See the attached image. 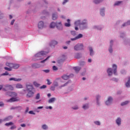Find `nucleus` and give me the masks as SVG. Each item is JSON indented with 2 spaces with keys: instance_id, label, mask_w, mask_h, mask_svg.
<instances>
[{
  "instance_id": "5fc2aeb1",
  "label": "nucleus",
  "mask_w": 130,
  "mask_h": 130,
  "mask_svg": "<svg viewBox=\"0 0 130 130\" xmlns=\"http://www.w3.org/2000/svg\"><path fill=\"white\" fill-rule=\"evenodd\" d=\"M28 113L29 114H34V115H35V113H34V112H33V111H30Z\"/></svg>"
},
{
  "instance_id": "4468645a",
  "label": "nucleus",
  "mask_w": 130,
  "mask_h": 130,
  "mask_svg": "<svg viewBox=\"0 0 130 130\" xmlns=\"http://www.w3.org/2000/svg\"><path fill=\"white\" fill-rule=\"evenodd\" d=\"M32 68L33 69H38V68H40V65L38 63H34L32 64Z\"/></svg>"
},
{
  "instance_id": "f8f14e48",
  "label": "nucleus",
  "mask_w": 130,
  "mask_h": 130,
  "mask_svg": "<svg viewBox=\"0 0 130 130\" xmlns=\"http://www.w3.org/2000/svg\"><path fill=\"white\" fill-rule=\"evenodd\" d=\"M64 26L66 27H71V20L70 19H67V22L65 23Z\"/></svg>"
},
{
  "instance_id": "09e8293b",
  "label": "nucleus",
  "mask_w": 130,
  "mask_h": 130,
  "mask_svg": "<svg viewBox=\"0 0 130 130\" xmlns=\"http://www.w3.org/2000/svg\"><path fill=\"white\" fill-rule=\"evenodd\" d=\"M71 34L73 36H75V35H76V31H71Z\"/></svg>"
},
{
  "instance_id": "79ce46f5",
  "label": "nucleus",
  "mask_w": 130,
  "mask_h": 130,
  "mask_svg": "<svg viewBox=\"0 0 130 130\" xmlns=\"http://www.w3.org/2000/svg\"><path fill=\"white\" fill-rule=\"evenodd\" d=\"M53 86H54V87H58V83L57 82H54L53 83Z\"/></svg>"
},
{
  "instance_id": "6ab92c4d",
  "label": "nucleus",
  "mask_w": 130,
  "mask_h": 130,
  "mask_svg": "<svg viewBox=\"0 0 130 130\" xmlns=\"http://www.w3.org/2000/svg\"><path fill=\"white\" fill-rule=\"evenodd\" d=\"M113 43V41L111 40L110 41V47L109 48V52H110V53H111L112 52V44Z\"/></svg>"
},
{
  "instance_id": "ea45409f",
  "label": "nucleus",
  "mask_w": 130,
  "mask_h": 130,
  "mask_svg": "<svg viewBox=\"0 0 130 130\" xmlns=\"http://www.w3.org/2000/svg\"><path fill=\"white\" fill-rule=\"evenodd\" d=\"M120 4H121V2L118 1L115 3L114 6H119V5H120Z\"/></svg>"
},
{
  "instance_id": "de8ad7c7",
  "label": "nucleus",
  "mask_w": 130,
  "mask_h": 130,
  "mask_svg": "<svg viewBox=\"0 0 130 130\" xmlns=\"http://www.w3.org/2000/svg\"><path fill=\"white\" fill-rule=\"evenodd\" d=\"M53 71H57V70H58L57 67H56V66H54L53 67Z\"/></svg>"
},
{
  "instance_id": "39448f33",
  "label": "nucleus",
  "mask_w": 130,
  "mask_h": 130,
  "mask_svg": "<svg viewBox=\"0 0 130 130\" xmlns=\"http://www.w3.org/2000/svg\"><path fill=\"white\" fill-rule=\"evenodd\" d=\"M6 66H7V67H9V68H11V69H18L19 67H20V66H19L18 64H14L11 63H7Z\"/></svg>"
},
{
  "instance_id": "37998d69",
  "label": "nucleus",
  "mask_w": 130,
  "mask_h": 130,
  "mask_svg": "<svg viewBox=\"0 0 130 130\" xmlns=\"http://www.w3.org/2000/svg\"><path fill=\"white\" fill-rule=\"evenodd\" d=\"M68 84H69V82H67L64 85H63L61 86H59L60 89H61V88H62V87H66V86H67Z\"/></svg>"
},
{
  "instance_id": "c85d7f7f",
  "label": "nucleus",
  "mask_w": 130,
  "mask_h": 130,
  "mask_svg": "<svg viewBox=\"0 0 130 130\" xmlns=\"http://www.w3.org/2000/svg\"><path fill=\"white\" fill-rule=\"evenodd\" d=\"M62 78L63 79V80H68V79L70 78V76L67 75H63L62 76Z\"/></svg>"
},
{
  "instance_id": "393cba45",
  "label": "nucleus",
  "mask_w": 130,
  "mask_h": 130,
  "mask_svg": "<svg viewBox=\"0 0 130 130\" xmlns=\"http://www.w3.org/2000/svg\"><path fill=\"white\" fill-rule=\"evenodd\" d=\"M90 55L92 56L94 54V52L93 51V48L92 47H89Z\"/></svg>"
},
{
  "instance_id": "052dcab7",
  "label": "nucleus",
  "mask_w": 130,
  "mask_h": 130,
  "mask_svg": "<svg viewBox=\"0 0 130 130\" xmlns=\"http://www.w3.org/2000/svg\"><path fill=\"white\" fill-rule=\"evenodd\" d=\"M14 23H15V20L14 19L12 20L11 23V25H14Z\"/></svg>"
},
{
  "instance_id": "603ef678",
  "label": "nucleus",
  "mask_w": 130,
  "mask_h": 130,
  "mask_svg": "<svg viewBox=\"0 0 130 130\" xmlns=\"http://www.w3.org/2000/svg\"><path fill=\"white\" fill-rule=\"evenodd\" d=\"M50 89L52 91H54V90H55V86H51Z\"/></svg>"
},
{
  "instance_id": "0e129e2a",
  "label": "nucleus",
  "mask_w": 130,
  "mask_h": 130,
  "mask_svg": "<svg viewBox=\"0 0 130 130\" xmlns=\"http://www.w3.org/2000/svg\"><path fill=\"white\" fill-rule=\"evenodd\" d=\"M48 108H49V109H51L52 108V107H51V106L47 107L46 108V109H48Z\"/></svg>"
},
{
  "instance_id": "dca6fc26",
  "label": "nucleus",
  "mask_w": 130,
  "mask_h": 130,
  "mask_svg": "<svg viewBox=\"0 0 130 130\" xmlns=\"http://www.w3.org/2000/svg\"><path fill=\"white\" fill-rule=\"evenodd\" d=\"M74 70L75 71L76 73H78L80 71H81V68L79 67H74Z\"/></svg>"
},
{
  "instance_id": "8fccbe9b",
  "label": "nucleus",
  "mask_w": 130,
  "mask_h": 130,
  "mask_svg": "<svg viewBox=\"0 0 130 130\" xmlns=\"http://www.w3.org/2000/svg\"><path fill=\"white\" fill-rule=\"evenodd\" d=\"M99 98H100V96L99 95H98L96 96V100H97V103H98V105H99V103L98 102L99 100Z\"/></svg>"
},
{
  "instance_id": "0eeeda50",
  "label": "nucleus",
  "mask_w": 130,
  "mask_h": 130,
  "mask_svg": "<svg viewBox=\"0 0 130 130\" xmlns=\"http://www.w3.org/2000/svg\"><path fill=\"white\" fill-rule=\"evenodd\" d=\"M26 91H27V92L30 91H33V90H34V87H33V85L28 84L26 85Z\"/></svg>"
},
{
  "instance_id": "69168bd1",
  "label": "nucleus",
  "mask_w": 130,
  "mask_h": 130,
  "mask_svg": "<svg viewBox=\"0 0 130 130\" xmlns=\"http://www.w3.org/2000/svg\"><path fill=\"white\" fill-rule=\"evenodd\" d=\"M3 87V85H0V91H1V90L4 89V88Z\"/></svg>"
},
{
  "instance_id": "a18cd8bd",
  "label": "nucleus",
  "mask_w": 130,
  "mask_h": 130,
  "mask_svg": "<svg viewBox=\"0 0 130 130\" xmlns=\"http://www.w3.org/2000/svg\"><path fill=\"white\" fill-rule=\"evenodd\" d=\"M9 75V73L8 72H6L5 73H3L1 75V76H8Z\"/></svg>"
},
{
  "instance_id": "864d4df0",
  "label": "nucleus",
  "mask_w": 130,
  "mask_h": 130,
  "mask_svg": "<svg viewBox=\"0 0 130 130\" xmlns=\"http://www.w3.org/2000/svg\"><path fill=\"white\" fill-rule=\"evenodd\" d=\"M45 88H46V85H44L40 87V89H45Z\"/></svg>"
},
{
  "instance_id": "9d476101",
  "label": "nucleus",
  "mask_w": 130,
  "mask_h": 130,
  "mask_svg": "<svg viewBox=\"0 0 130 130\" xmlns=\"http://www.w3.org/2000/svg\"><path fill=\"white\" fill-rule=\"evenodd\" d=\"M28 93L26 95V97L27 98H31V97H32L33 96V95H34V91H33V90L32 91H28Z\"/></svg>"
},
{
  "instance_id": "a19ab883",
  "label": "nucleus",
  "mask_w": 130,
  "mask_h": 130,
  "mask_svg": "<svg viewBox=\"0 0 130 130\" xmlns=\"http://www.w3.org/2000/svg\"><path fill=\"white\" fill-rule=\"evenodd\" d=\"M86 24H87V20H84L81 23V26L82 25H86Z\"/></svg>"
},
{
  "instance_id": "f3484780",
  "label": "nucleus",
  "mask_w": 130,
  "mask_h": 130,
  "mask_svg": "<svg viewBox=\"0 0 130 130\" xmlns=\"http://www.w3.org/2000/svg\"><path fill=\"white\" fill-rule=\"evenodd\" d=\"M55 100H56V99H55V98H52L49 100L48 103H53V102H54Z\"/></svg>"
},
{
  "instance_id": "338daca9",
  "label": "nucleus",
  "mask_w": 130,
  "mask_h": 130,
  "mask_svg": "<svg viewBox=\"0 0 130 130\" xmlns=\"http://www.w3.org/2000/svg\"><path fill=\"white\" fill-rule=\"evenodd\" d=\"M88 62H92V59H88Z\"/></svg>"
},
{
  "instance_id": "412c9836",
  "label": "nucleus",
  "mask_w": 130,
  "mask_h": 130,
  "mask_svg": "<svg viewBox=\"0 0 130 130\" xmlns=\"http://www.w3.org/2000/svg\"><path fill=\"white\" fill-rule=\"evenodd\" d=\"M108 76H112V69L109 68L107 70Z\"/></svg>"
},
{
  "instance_id": "680f3d73",
  "label": "nucleus",
  "mask_w": 130,
  "mask_h": 130,
  "mask_svg": "<svg viewBox=\"0 0 130 130\" xmlns=\"http://www.w3.org/2000/svg\"><path fill=\"white\" fill-rule=\"evenodd\" d=\"M13 117L12 116H9L8 117V118L6 119L7 120H8L9 119H12Z\"/></svg>"
},
{
  "instance_id": "49530a36",
  "label": "nucleus",
  "mask_w": 130,
  "mask_h": 130,
  "mask_svg": "<svg viewBox=\"0 0 130 130\" xmlns=\"http://www.w3.org/2000/svg\"><path fill=\"white\" fill-rule=\"evenodd\" d=\"M47 85H51L52 84V82L50 81L49 79H47Z\"/></svg>"
},
{
  "instance_id": "2eb2a0df",
  "label": "nucleus",
  "mask_w": 130,
  "mask_h": 130,
  "mask_svg": "<svg viewBox=\"0 0 130 130\" xmlns=\"http://www.w3.org/2000/svg\"><path fill=\"white\" fill-rule=\"evenodd\" d=\"M22 79L19 78V79H16L15 78H11L9 79V81H15V82H20Z\"/></svg>"
},
{
  "instance_id": "3c124183",
  "label": "nucleus",
  "mask_w": 130,
  "mask_h": 130,
  "mask_svg": "<svg viewBox=\"0 0 130 130\" xmlns=\"http://www.w3.org/2000/svg\"><path fill=\"white\" fill-rule=\"evenodd\" d=\"M15 128H17V126H15V125H13L12 126H11L10 127L11 129H15Z\"/></svg>"
},
{
  "instance_id": "4be33fe9",
  "label": "nucleus",
  "mask_w": 130,
  "mask_h": 130,
  "mask_svg": "<svg viewBox=\"0 0 130 130\" xmlns=\"http://www.w3.org/2000/svg\"><path fill=\"white\" fill-rule=\"evenodd\" d=\"M57 45V42L56 41H53L51 42L50 46H55V45Z\"/></svg>"
},
{
  "instance_id": "774afa93",
  "label": "nucleus",
  "mask_w": 130,
  "mask_h": 130,
  "mask_svg": "<svg viewBox=\"0 0 130 130\" xmlns=\"http://www.w3.org/2000/svg\"><path fill=\"white\" fill-rule=\"evenodd\" d=\"M43 108V107H38V109H42Z\"/></svg>"
},
{
  "instance_id": "f03ea898",
  "label": "nucleus",
  "mask_w": 130,
  "mask_h": 130,
  "mask_svg": "<svg viewBox=\"0 0 130 130\" xmlns=\"http://www.w3.org/2000/svg\"><path fill=\"white\" fill-rule=\"evenodd\" d=\"M56 26L58 30H62V24H61V22L60 21L59 22H56V23L54 22H52L50 24V28H54Z\"/></svg>"
},
{
  "instance_id": "1a4fd4ad",
  "label": "nucleus",
  "mask_w": 130,
  "mask_h": 130,
  "mask_svg": "<svg viewBox=\"0 0 130 130\" xmlns=\"http://www.w3.org/2000/svg\"><path fill=\"white\" fill-rule=\"evenodd\" d=\"M43 27H44V23L42 21H40L38 23L39 29H43Z\"/></svg>"
},
{
  "instance_id": "72a5a7b5",
  "label": "nucleus",
  "mask_w": 130,
  "mask_h": 130,
  "mask_svg": "<svg viewBox=\"0 0 130 130\" xmlns=\"http://www.w3.org/2000/svg\"><path fill=\"white\" fill-rule=\"evenodd\" d=\"M43 129H47L48 128V126L46 125V124H44L42 126Z\"/></svg>"
},
{
  "instance_id": "e433bc0d",
  "label": "nucleus",
  "mask_w": 130,
  "mask_h": 130,
  "mask_svg": "<svg viewBox=\"0 0 130 130\" xmlns=\"http://www.w3.org/2000/svg\"><path fill=\"white\" fill-rule=\"evenodd\" d=\"M49 57H50V56H48L45 59L41 61V63H44L45 61H47V59H49Z\"/></svg>"
},
{
  "instance_id": "bb28decb",
  "label": "nucleus",
  "mask_w": 130,
  "mask_h": 130,
  "mask_svg": "<svg viewBox=\"0 0 130 130\" xmlns=\"http://www.w3.org/2000/svg\"><path fill=\"white\" fill-rule=\"evenodd\" d=\"M57 19V14H53L52 15V19L53 20H56Z\"/></svg>"
},
{
  "instance_id": "13d9d810",
  "label": "nucleus",
  "mask_w": 130,
  "mask_h": 130,
  "mask_svg": "<svg viewBox=\"0 0 130 130\" xmlns=\"http://www.w3.org/2000/svg\"><path fill=\"white\" fill-rule=\"evenodd\" d=\"M68 2H69V0H64L63 2V5H64L65 4H67V3H68Z\"/></svg>"
},
{
  "instance_id": "2f4dec72",
  "label": "nucleus",
  "mask_w": 130,
  "mask_h": 130,
  "mask_svg": "<svg viewBox=\"0 0 130 130\" xmlns=\"http://www.w3.org/2000/svg\"><path fill=\"white\" fill-rule=\"evenodd\" d=\"M13 124H14V123H13L12 122H10L8 123H6L5 124V125H6V126H9L10 125H13Z\"/></svg>"
},
{
  "instance_id": "c756f323",
  "label": "nucleus",
  "mask_w": 130,
  "mask_h": 130,
  "mask_svg": "<svg viewBox=\"0 0 130 130\" xmlns=\"http://www.w3.org/2000/svg\"><path fill=\"white\" fill-rule=\"evenodd\" d=\"M104 12H105L104 8L102 9L101 10V16H104L105 15V14L104 13Z\"/></svg>"
},
{
  "instance_id": "58836bf2",
  "label": "nucleus",
  "mask_w": 130,
  "mask_h": 130,
  "mask_svg": "<svg viewBox=\"0 0 130 130\" xmlns=\"http://www.w3.org/2000/svg\"><path fill=\"white\" fill-rule=\"evenodd\" d=\"M4 69L6 71H9V72H11V71H12V68L11 67H10V68H8V67H5Z\"/></svg>"
},
{
  "instance_id": "5701e85b",
  "label": "nucleus",
  "mask_w": 130,
  "mask_h": 130,
  "mask_svg": "<svg viewBox=\"0 0 130 130\" xmlns=\"http://www.w3.org/2000/svg\"><path fill=\"white\" fill-rule=\"evenodd\" d=\"M75 26H81V23L80 20H77L75 22Z\"/></svg>"
},
{
  "instance_id": "a211bd4d",
  "label": "nucleus",
  "mask_w": 130,
  "mask_h": 130,
  "mask_svg": "<svg viewBox=\"0 0 130 130\" xmlns=\"http://www.w3.org/2000/svg\"><path fill=\"white\" fill-rule=\"evenodd\" d=\"M116 122L118 125H120V124H121V119L118 118L116 121Z\"/></svg>"
},
{
  "instance_id": "a878e982",
  "label": "nucleus",
  "mask_w": 130,
  "mask_h": 130,
  "mask_svg": "<svg viewBox=\"0 0 130 130\" xmlns=\"http://www.w3.org/2000/svg\"><path fill=\"white\" fill-rule=\"evenodd\" d=\"M130 25V20L128 21L126 23H125L122 24V27H125V26H128Z\"/></svg>"
},
{
  "instance_id": "7c9ffc66",
  "label": "nucleus",
  "mask_w": 130,
  "mask_h": 130,
  "mask_svg": "<svg viewBox=\"0 0 130 130\" xmlns=\"http://www.w3.org/2000/svg\"><path fill=\"white\" fill-rule=\"evenodd\" d=\"M103 0H94L93 2L94 4H100L101 2H102Z\"/></svg>"
},
{
  "instance_id": "4c0bfd02",
  "label": "nucleus",
  "mask_w": 130,
  "mask_h": 130,
  "mask_svg": "<svg viewBox=\"0 0 130 130\" xmlns=\"http://www.w3.org/2000/svg\"><path fill=\"white\" fill-rule=\"evenodd\" d=\"M34 85L36 86V87H40V84H38L37 82H34Z\"/></svg>"
},
{
  "instance_id": "9b49d317",
  "label": "nucleus",
  "mask_w": 130,
  "mask_h": 130,
  "mask_svg": "<svg viewBox=\"0 0 130 130\" xmlns=\"http://www.w3.org/2000/svg\"><path fill=\"white\" fill-rule=\"evenodd\" d=\"M82 37H83V35L80 34L76 37L71 39V40L72 41H74L75 40H77V39H80V38H82Z\"/></svg>"
},
{
  "instance_id": "f257e3e1",
  "label": "nucleus",
  "mask_w": 130,
  "mask_h": 130,
  "mask_svg": "<svg viewBox=\"0 0 130 130\" xmlns=\"http://www.w3.org/2000/svg\"><path fill=\"white\" fill-rule=\"evenodd\" d=\"M17 93L14 92H11L10 93V96L12 97L10 99L7 100V102H16V101H19V99L17 98Z\"/></svg>"
},
{
  "instance_id": "c9c22d12",
  "label": "nucleus",
  "mask_w": 130,
  "mask_h": 130,
  "mask_svg": "<svg viewBox=\"0 0 130 130\" xmlns=\"http://www.w3.org/2000/svg\"><path fill=\"white\" fill-rule=\"evenodd\" d=\"M36 99L37 100H38V99H40V93H38L36 95Z\"/></svg>"
},
{
  "instance_id": "473e14b6",
  "label": "nucleus",
  "mask_w": 130,
  "mask_h": 130,
  "mask_svg": "<svg viewBox=\"0 0 130 130\" xmlns=\"http://www.w3.org/2000/svg\"><path fill=\"white\" fill-rule=\"evenodd\" d=\"M83 109H88V108H89V105L88 104L84 105L83 106Z\"/></svg>"
},
{
  "instance_id": "f704fd0d",
  "label": "nucleus",
  "mask_w": 130,
  "mask_h": 130,
  "mask_svg": "<svg viewBox=\"0 0 130 130\" xmlns=\"http://www.w3.org/2000/svg\"><path fill=\"white\" fill-rule=\"evenodd\" d=\"M128 101H125L121 103V106H124V105H126V104H128Z\"/></svg>"
},
{
  "instance_id": "20e7f679",
  "label": "nucleus",
  "mask_w": 130,
  "mask_h": 130,
  "mask_svg": "<svg viewBox=\"0 0 130 130\" xmlns=\"http://www.w3.org/2000/svg\"><path fill=\"white\" fill-rule=\"evenodd\" d=\"M14 90V87L13 86L7 84L4 86V87L3 88V91H13Z\"/></svg>"
},
{
  "instance_id": "6e6552de",
  "label": "nucleus",
  "mask_w": 130,
  "mask_h": 130,
  "mask_svg": "<svg viewBox=\"0 0 130 130\" xmlns=\"http://www.w3.org/2000/svg\"><path fill=\"white\" fill-rule=\"evenodd\" d=\"M113 99L111 96L108 98V100L106 102V104L107 105H110L111 103H112V101Z\"/></svg>"
},
{
  "instance_id": "e2e57ef3",
  "label": "nucleus",
  "mask_w": 130,
  "mask_h": 130,
  "mask_svg": "<svg viewBox=\"0 0 130 130\" xmlns=\"http://www.w3.org/2000/svg\"><path fill=\"white\" fill-rule=\"evenodd\" d=\"M20 125L22 127H25V126H26V124H21Z\"/></svg>"
},
{
  "instance_id": "7ed1b4c3",
  "label": "nucleus",
  "mask_w": 130,
  "mask_h": 130,
  "mask_svg": "<svg viewBox=\"0 0 130 130\" xmlns=\"http://www.w3.org/2000/svg\"><path fill=\"white\" fill-rule=\"evenodd\" d=\"M48 52H49L41 51L35 55V57L38 58L37 59L41 60L42 59V58H41V57L43 56V55H46V54H47Z\"/></svg>"
},
{
  "instance_id": "6e6d98bb",
  "label": "nucleus",
  "mask_w": 130,
  "mask_h": 130,
  "mask_svg": "<svg viewBox=\"0 0 130 130\" xmlns=\"http://www.w3.org/2000/svg\"><path fill=\"white\" fill-rule=\"evenodd\" d=\"M4 105H5V104H4V103H3V102H0V107H3V106H4Z\"/></svg>"
},
{
  "instance_id": "aec40b11",
  "label": "nucleus",
  "mask_w": 130,
  "mask_h": 130,
  "mask_svg": "<svg viewBox=\"0 0 130 130\" xmlns=\"http://www.w3.org/2000/svg\"><path fill=\"white\" fill-rule=\"evenodd\" d=\"M125 86H126V87H127V88H129V87H130V77H128V81L126 83Z\"/></svg>"
},
{
  "instance_id": "cd10ccee",
  "label": "nucleus",
  "mask_w": 130,
  "mask_h": 130,
  "mask_svg": "<svg viewBox=\"0 0 130 130\" xmlns=\"http://www.w3.org/2000/svg\"><path fill=\"white\" fill-rule=\"evenodd\" d=\"M75 57L76 58H81V57H82V55L80 53H77Z\"/></svg>"
},
{
  "instance_id": "c03bdc74",
  "label": "nucleus",
  "mask_w": 130,
  "mask_h": 130,
  "mask_svg": "<svg viewBox=\"0 0 130 130\" xmlns=\"http://www.w3.org/2000/svg\"><path fill=\"white\" fill-rule=\"evenodd\" d=\"M95 124H96V125H100L101 123L98 121H94Z\"/></svg>"
},
{
  "instance_id": "ddd939ff",
  "label": "nucleus",
  "mask_w": 130,
  "mask_h": 130,
  "mask_svg": "<svg viewBox=\"0 0 130 130\" xmlns=\"http://www.w3.org/2000/svg\"><path fill=\"white\" fill-rule=\"evenodd\" d=\"M113 69L114 70V75H116V72H117V66H116V64H113Z\"/></svg>"
},
{
  "instance_id": "423d86ee",
  "label": "nucleus",
  "mask_w": 130,
  "mask_h": 130,
  "mask_svg": "<svg viewBox=\"0 0 130 130\" xmlns=\"http://www.w3.org/2000/svg\"><path fill=\"white\" fill-rule=\"evenodd\" d=\"M83 47H84V46L82 44H78L77 45H76L74 47L75 50L78 51V50H82L83 49Z\"/></svg>"
},
{
  "instance_id": "bf43d9fd",
  "label": "nucleus",
  "mask_w": 130,
  "mask_h": 130,
  "mask_svg": "<svg viewBox=\"0 0 130 130\" xmlns=\"http://www.w3.org/2000/svg\"><path fill=\"white\" fill-rule=\"evenodd\" d=\"M28 111H29V108H28V107H27V108H26V110H25V113H27Z\"/></svg>"
},
{
  "instance_id": "b1692460",
  "label": "nucleus",
  "mask_w": 130,
  "mask_h": 130,
  "mask_svg": "<svg viewBox=\"0 0 130 130\" xmlns=\"http://www.w3.org/2000/svg\"><path fill=\"white\" fill-rule=\"evenodd\" d=\"M16 87L17 89H22V88H23V85H22L21 84H17L16 85Z\"/></svg>"
},
{
  "instance_id": "4d7b16f0",
  "label": "nucleus",
  "mask_w": 130,
  "mask_h": 130,
  "mask_svg": "<svg viewBox=\"0 0 130 130\" xmlns=\"http://www.w3.org/2000/svg\"><path fill=\"white\" fill-rule=\"evenodd\" d=\"M43 72H44L45 73H49L50 71L49 70H43Z\"/></svg>"
}]
</instances>
